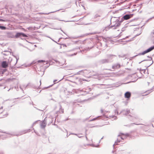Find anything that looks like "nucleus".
Returning a JSON list of instances; mask_svg holds the SVG:
<instances>
[{"label":"nucleus","mask_w":154,"mask_h":154,"mask_svg":"<svg viewBox=\"0 0 154 154\" xmlns=\"http://www.w3.org/2000/svg\"><path fill=\"white\" fill-rule=\"evenodd\" d=\"M110 21L111 25L109 27L110 28L116 29L120 25V22L118 18L112 17L111 18Z\"/></svg>","instance_id":"f257e3e1"},{"label":"nucleus","mask_w":154,"mask_h":154,"mask_svg":"<svg viewBox=\"0 0 154 154\" xmlns=\"http://www.w3.org/2000/svg\"><path fill=\"white\" fill-rule=\"evenodd\" d=\"M129 136V134L127 133L125 134H124L122 133H120L118 135V138L117 139L116 141L115 142L114 144L113 145V146H114L115 145H117V143H119L120 142V140L119 139V137H120V138L122 140H124L127 137Z\"/></svg>","instance_id":"f03ea898"},{"label":"nucleus","mask_w":154,"mask_h":154,"mask_svg":"<svg viewBox=\"0 0 154 154\" xmlns=\"http://www.w3.org/2000/svg\"><path fill=\"white\" fill-rule=\"evenodd\" d=\"M49 121V124H50L52 122V120L51 118H45L44 120L42 121L40 125L41 128H45L46 125V122L47 121Z\"/></svg>","instance_id":"7ed1b4c3"},{"label":"nucleus","mask_w":154,"mask_h":154,"mask_svg":"<svg viewBox=\"0 0 154 154\" xmlns=\"http://www.w3.org/2000/svg\"><path fill=\"white\" fill-rule=\"evenodd\" d=\"M15 37L16 38H20L21 39H23L24 37H28V36L23 33L18 32L16 33Z\"/></svg>","instance_id":"20e7f679"},{"label":"nucleus","mask_w":154,"mask_h":154,"mask_svg":"<svg viewBox=\"0 0 154 154\" xmlns=\"http://www.w3.org/2000/svg\"><path fill=\"white\" fill-rule=\"evenodd\" d=\"M89 73V70L85 69L78 72L77 74L82 75L85 76H86Z\"/></svg>","instance_id":"39448f33"},{"label":"nucleus","mask_w":154,"mask_h":154,"mask_svg":"<svg viewBox=\"0 0 154 154\" xmlns=\"http://www.w3.org/2000/svg\"><path fill=\"white\" fill-rule=\"evenodd\" d=\"M154 49V46L152 47H151L148 48L147 50L143 51L142 53H139L138 55H144V54H146V53H147L150 51H151L152 50Z\"/></svg>","instance_id":"423d86ee"},{"label":"nucleus","mask_w":154,"mask_h":154,"mask_svg":"<svg viewBox=\"0 0 154 154\" xmlns=\"http://www.w3.org/2000/svg\"><path fill=\"white\" fill-rule=\"evenodd\" d=\"M121 67V65L119 63H116L113 64L112 66V68L113 69L111 70V69H109V70L113 71L115 69H119Z\"/></svg>","instance_id":"0eeeda50"},{"label":"nucleus","mask_w":154,"mask_h":154,"mask_svg":"<svg viewBox=\"0 0 154 154\" xmlns=\"http://www.w3.org/2000/svg\"><path fill=\"white\" fill-rule=\"evenodd\" d=\"M2 66L3 68H6L8 66V62L5 61H3L2 63Z\"/></svg>","instance_id":"6e6552de"},{"label":"nucleus","mask_w":154,"mask_h":154,"mask_svg":"<svg viewBox=\"0 0 154 154\" xmlns=\"http://www.w3.org/2000/svg\"><path fill=\"white\" fill-rule=\"evenodd\" d=\"M109 62L108 59H104L101 60L100 61V63L103 64L106 63H108Z\"/></svg>","instance_id":"1a4fd4ad"},{"label":"nucleus","mask_w":154,"mask_h":154,"mask_svg":"<svg viewBox=\"0 0 154 154\" xmlns=\"http://www.w3.org/2000/svg\"><path fill=\"white\" fill-rule=\"evenodd\" d=\"M132 17V14H127L124 16L123 17L125 20H127Z\"/></svg>","instance_id":"9d476101"},{"label":"nucleus","mask_w":154,"mask_h":154,"mask_svg":"<svg viewBox=\"0 0 154 154\" xmlns=\"http://www.w3.org/2000/svg\"><path fill=\"white\" fill-rule=\"evenodd\" d=\"M131 96V94L129 92H127L125 94V97L127 98H130Z\"/></svg>","instance_id":"9b49d317"},{"label":"nucleus","mask_w":154,"mask_h":154,"mask_svg":"<svg viewBox=\"0 0 154 154\" xmlns=\"http://www.w3.org/2000/svg\"><path fill=\"white\" fill-rule=\"evenodd\" d=\"M116 56L115 55L110 54L108 56V59L109 60V59H112L114 57H115Z\"/></svg>","instance_id":"f8f14e48"},{"label":"nucleus","mask_w":154,"mask_h":154,"mask_svg":"<svg viewBox=\"0 0 154 154\" xmlns=\"http://www.w3.org/2000/svg\"><path fill=\"white\" fill-rule=\"evenodd\" d=\"M101 12L99 13H98L96 14L94 16V17L95 18H97L101 16Z\"/></svg>","instance_id":"ddd939ff"},{"label":"nucleus","mask_w":154,"mask_h":154,"mask_svg":"<svg viewBox=\"0 0 154 154\" xmlns=\"http://www.w3.org/2000/svg\"><path fill=\"white\" fill-rule=\"evenodd\" d=\"M127 112V113H125V115H128L130 113V110L128 109H127L126 110H123L122 111V112Z\"/></svg>","instance_id":"4468645a"},{"label":"nucleus","mask_w":154,"mask_h":154,"mask_svg":"<svg viewBox=\"0 0 154 154\" xmlns=\"http://www.w3.org/2000/svg\"><path fill=\"white\" fill-rule=\"evenodd\" d=\"M83 81H87L86 79H79V81L80 82V84H82V82Z\"/></svg>","instance_id":"2eb2a0df"},{"label":"nucleus","mask_w":154,"mask_h":154,"mask_svg":"<svg viewBox=\"0 0 154 154\" xmlns=\"http://www.w3.org/2000/svg\"><path fill=\"white\" fill-rule=\"evenodd\" d=\"M60 113H63L64 112V110L62 108V106L61 105H60Z\"/></svg>","instance_id":"dca6fc26"},{"label":"nucleus","mask_w":154,"mask_h":154,"mask_svg":"<svg viewBox=\"0 0 154 154\" xmlns=\"http://www.w3.org/2000/svg\"><path fill=\"white\" fill-rule=\"evenodd\" d=\"M56 11H53V12H49V13H39V14H49L50 13H54V12H56Z\"/></svg>","instance_id":"f3484780"},{"label":"nucleus","mask_w":154,"mask_h":154,"mask_svg":"<svg viewBox=\"0 0 154 154\" xmlns=\"http://www.w3.org/2000/svg\"><path fill=\"white\" fill-rule=\"evenodd\" d=\"M6 29V27L4 26H0V29L2 30H5Z\"/></svg>","instance_id":"a211bd4d"},{"label":"nucleus","mask_w":154,"mask_h":154,"mask_svg":"<svg viewBox=\"0 0 154 154\" xmlns=\"http://www.w3.org/2000/svg\"><path fill=\"white\" fill-rule=\"evenodd\" d=\"M0 132H2V133H5V136H7V135L8 134V135H9V134L8 133H6L4 131H3L2 130H0Z\"/></svg>","instance_id":"6ab92c4d"},{"label":"nucleus","mask_w":154,"mask_h":154,"mask_svg":"<svg viewBox=\"0 0 154 154\" xmlns=\"http://www.w3.org/2000/svg\"><path fill=\"white\" fill-rule=\"evenodd\" d=\"M3 108L2 106L0 107V114L2 113L3 112Z\"/></svg>","instance_id":"aec40b11"},{"label":"nucleus","mask_w":154,"mask_h":154,"mask_svg":"<svg viewBox=\"0 0 154 154\" xmlns=\"http://www.w3.org/2000/svg\"><path fill=\"white\" fill-rule=\"evenodd\" d=\"M110 119L114 118L115 120L117 119V117L115 116H110Z\"/></svg>","instance_id":"412c9836"},{"label":"nucleus","mask_w":154,"mask_h":154,"mask_svg":"<svg viewBox=\"0 0 154 154\" xmlns=\"http://www.w3.org/2000/svg\"><path fill=\"white\" fill-rule=\"evenodd\" d=\"M38 63H40V62H45V61H43V60H39L38 61Z\"/></svg>","instance_id":"4be33fe9"},{"label":"nucleus","mask_w":154,"mask_h":154,"mask_svg":"<svg viewBox=\"0 0 154 154\" xmlns=\"http://www.w3.org/2000/svg\"><path fill=\"white\" fill-rule=\"evenodd\" d=\"M75 135L77 136L79 138L81 137L82 136H80L79 134H75Z\"/></svg>","instance_id":"5701e85b"},{"label":"nucleus","mask_w":154,"mask_h":154,"mask_svg":"<svg viewBox=\"0 0 154 154\" xmlns=\"http://www.w3.org/2000/svg\"><path fill=\"white\" fill-rule=\"evenodd\" d=\"M115 112L116 113H117V114H118V112L117 110H115Z\"/></svg>","instance_id":"b1692460"},{"label":"nucleus","mask_w":154,"mask_h":154,"mask_svg":"<svg viewBox=\"0 0 154 154\" xmlns=\"http://www.w3.org/2000/svg\"><path fill=\"white\" fill-rule=\"evenodd\" d=\"M16 63L18 60L19 58H17V57H16Z\"/></svg>","instance_id":"393cba45"},{"label":"nucleus","mask_w":154,"mask_h":154,"mask_svg":"<svg viewBox=\"0 0 154 154\" xmlns=\"http://www.w3.org/2000/svg\"><path fill=\"white\" fill-rule=\"evenodd\" d=\"M151 90H148V91H146L147 92V93H150L151 91Z\"/></svg>","instance_id":"a878e982"},{"label":"nucleus","mask_w":154,"mask_h":154,"mask_svg":"<svg viewBox=\"0 0 154 154\" xmlns=\"http://www.w3.org/2000/svg\"><path fill=\"white\" fill-rule=\"evenodd\" d=\"M97 118H94V119H93L91 120L90 121H94V120L96 119Z\"/></svg>","instance_id":"bb28decb"},{"label":"nucleus","mask_w":154,"mask_h":154,"mask_svg":"<svg viewBox=\"0 0 154 154\" xmlns=\"http://www.w3.org/2000/svg\"><path fill=\"white\" fill-rule=\"evenodd\" d=\"M74 79H78V78L76 77H75L74 78Z\"/></svg>","instance_id":"cd10ccee"},{"label":"nucleus","mask_w":154,"mask_h":154,"mask_svg":"<svg viewBox=\"0 0 154 154\" xmlns=\"http://www.w3.org/2000/svg\"><path fill=\"white\" fill-rule=\"evenodd\" d=\"M34 132L37 135H39L36 132H35V131H34Z\"/></svg>","instance_id":"c85d7f7f"},{"label":"nucleus","mask_w":154,"mask_h":154,"mask_svg":"<svg viewBox=\"0 0 154 154\" xmlns=\"http://www.w3.org/2000/svg\"><path fill=\"white\" fill-rule=\"evenodd\" d=\"M122 113H123L124 114V115H125V113H127V112H122Z\"/></svg>","instance_id":"c756f323"},{"label":"nucleus","mask_w":154,"mask_h":154,"mask_svg":"<svg viewBox=\"0 0 154 154\" xmlns=\"http://www.w3.org/2000/svg\"><path fill=\"white\" fill-rule=\"evenodd\" d=\"M40 85H41V80H40Z\"/></svg>","instance_id":"7c9ffc66"},{"label":"nucleus","mask_w":154,"mask_h":154,"mask_svg":"<svg viewBox=\"0 0 154 154\" xmlns=\"http://www.w3.org/2000/svg\"><path fill=\"white\" fill-rule=\"evenodd\" d=\"M57 81V80H54V82H56Z\"/></svg>","instance_id":"2f4dec72"},{"label":"nucleus","mask_w":154,"mask_h":154,"mask_svg":"<svg viewBox=\"0 0 154 154\" xmlns=\"http://www.w3.org/2000/svg\"><path fill=\"white\" fill-rule=\"evenodd\" d=\"M0 21H4V20H2V19H0Z\"/></svg>","instance_id":"473e14b6"},{"label":"nucleus","mask_w":154,"mask_h":154,"mask_svg":"<svg viewBox=\"0 0 154 154\" xmlns=\"http://www.w3.org/2000/svg\"><path fill=\"white\" fill-rule=\"evenodd\" d=\"M101 112L102 113L103 112V110L102 109H101Z\"/></svg>","instance_id":"72a5a7b5"},{"label":"nucleus","mask_w":154,"mask_h":154,"mask_svg":"<svg viewBox=\"0 0 154 154\" xmlns=\"http://www.w3.org/2000/svg\"><path fill=\"white\" fill-rule=\"evenodd\" d=\"M119 140H120V141H121V140H122V139H121L120 138V137H119Z\"/></svg>","instance_id":"f704fd0d"},{"label":"nucleus","mask_w":154,"mask_h":154,"mask_svg":"<svg viewBox=\"0 0 154 154\" xmlns=\"http://www.w3.org/2000/svg\"><path fill=\"white\" fill-rule=\"evenodd\" d=\"M141 71H143V72H144L145 71H144V70H142Z\"/></svg>","instance_id":"c9c22d12"},{"label":"nucleus","mask_w":154,"mask_h":154,"mask_svg":"<svg viewBox=\"0 0 154 154\" xmlns=\"http://www.w3.org/2000/svg\"><path fill=\"white\" fill-rule=\"evenodd\" d=\"M128 36H127V37L125 38H123V39H125L126 38H128Z\"/></svg>","instance_id":"e433bc0d"},{"label":"nucleus","mask_w":154,"mask_h":154,"mask_svg":"<svg viewBox=\"0 0 154 154\" xmlns=\"http://www.w3.org/2000/svg\"><path fill=\"white\" fill-rule=\"evenodd\" d=\"M121 33H120L119 35H120V36H121Z\"/></svg>","instance_id":"4c0bfd02"},{"label":"nucleus","mask_w":154,"mask_h":154,"mask_svg":"<svg viewBox=\"0 0 154 154\" xmlns=\"http://www.w3.org/2000/svg\"><path fill=\"white\" fill-rule=\"evenodd\" d=\"M74 55H76V54H75V53L74 54ZM73 55V54H72V55Z\"/></svg>","instance_id":"58836bf2"},{"label":"nucleus","mask_w":154,"mask_h":154,"mask_svg":"<svg viewBox=\"0 0 154 154\" xmlns=\"http://www.w3.org/2000/svg\"><path fill=\"white\" fill-rule=\"evenodd\" d=\"M86 139L87 140L88 138H87V137L86 136Z\"/></svg>","instance_id":"ea45409f"},{"label":"nucleus","mask_w":154,"mask_h":154,"mask_svg":"<svg viewBox=\"0 0 154 154\" xmlns=\"http://www.w3.org/2000/svg\"><path fill=\"white\" fill-rule=\"evenodd\" d=\"M10 89H8V91H9L10 90Z\"/></svg>","instance_id":"a19ab883"},{"label":"nucleus","mask_w":154,"mask_h":154,"mask_svg":"<svg viewBox=\"0 0 154 154\" xmlns=\"http://www.w3.org/2000/svg\"><path fill=\"white\" fill-rule=\"evenodd\" d=\"M55 19L58 20V19L57 18H55Z\"/></svg>","instance_id":"79ce46f5"},{"label":"nucleus","mask_w":154,"mask_h":154,"mask_svg":"<svg viewBox=\"0 0 154 154\" xmlns=\"http://www.w3.org/2000/svg\"><path fill=\"white\" fill-rule=\"evenodd\" d=\"M147 57H149V56H148ZM149 58H151L150 57H149Z\"/></svg>","instance_id":"37998d69"},{"label":"nucleus","mask_w":154,"mask_h":154,"mask_svg":"<svg viewBox=\"0 0 154 154\" xmlns=\"http://www.w3.org/2000/svg\"><path fill=\"white\" fill-rule=\"evenodd\" d=\"M149 82H148V85H149Z\"/></svg>","instance_id":"c03bdc74"},{"label":"nucleus","mask_w":154,"mask_h":154,"mask_svg":"<svg viewBox=\"0 0 154 154\" xmlns=\"http://www.w3.org/2000/svg\"><path fill=\"white\" fill-rule=\"evenodd\" d=\"M35 123H33V125H32V126L34 125V124Z\"/></svg>","instance_id":"a18cd8bd"},{"label":"nucleus","mask_w":154,"mask_h":154,"mask_svg":"<svg viewBox=\"0 0 154 154\" xmlns=\"http://www.w3.org/2000/svg\"><path fill=\"white\" fill-rule=\"evenodd\" d=\"M72 82H73V83H75V82H72Z\"/></svg>","instance_id":"49530a36"},{"label":"nucleus","mask_w":154,"mask_h":154,"mask_svg":"<svg viewBox=\"0 0 154 154\" xmlns=\"http://www.w3.org/2000/svg\"><path fill=\"white\" fill-rule=\"evenodd\" d=\"M151 65V64L150 65H149V66H150Z\"/></svg>","instance_id":"de8ad7c7"},{"label":"nucleus","mask_w":154,"mask_h":154,"mask_svg":"<svg viewBox=\"0 0 154 154\" xmlns=\"http://www.w3.org/2000/svg\"><path fill=\"white\" fill-rule=\"evenodd\" d=\"M81 73H83V72H82Z\"/></svg>","instance_id":"09e8293b"},{"label":"nucleus","mask_w":154,"mask_h":154,"mask_svg":"<svg viewBox=\"0 0 154 154\" xmlns=\"http://www.w3.org/2000/svg\"><path fill=\"white\" fill-rule=\"evenodd\" d=\"M59 20L60 21H62V20Z\"/></svg>","instance_id":"8fccbe9b"},{"label":"nucleus","mask_w":154,"mask_h":154,"mask_svg":"<svg viewBox=\"0 0 154 154\" xmlns=\"http://www.w3.org/2000/svg\"><path fill=\"white\" fill-rule=\"evenodd\" d=\"M5 116H7V115L5 116H4V117H5Z\"/></svg>","instance_id":"3c124183"},{"label":"nucleus","mask_w":154,"mask_h":154,"mask_svg":"<svg viewBox=\"0 0 154 154\" xmlns=\"http://www.w3.org/2000/svg\"><path fill=\"white\" fill-rule=\"evenodd\" d=\"M112 152L113 153V152H114L113 151H112Z\"/></svg>","instance_id":"603ef678"},{"label":"nucleus","mask_w":154,"mask_h":154,"mask_svg":"<svg viewBox=\"0 0 154 154\" xmlns=\"http://www.w3.org/2000/svg\"><path fill=\"white\" fill-rule=\"evenodd\" d=\"M154 18V16L152 17V18Z\"/></svg>","instance_id":"864d4df0"},{"label":"nucleus","mask_w":154,"mask_h":154,"mask_svg":"<svg viewBox=\"0 0 154 154\" xmlns=\"http://www.w3.org/2000/svg\"><path fill=\"white\" fill-rule=\"evenodd\" d=\"M86 146L85 145H84V146Z\"/></svg>","instance_id":"5fc2aeb1"},{"label":"nucleus","mask_w":154,"mask_h":154,"mask_svg":"<svg viewBox=\"0 0 154 154\" xmlns=\"http://www.w3.org/2000/svg\"><path fill=\"white\" fill-rule=\"evenodd\" d=\"M153 34H154V32H153Z\"/></svg>","instance_id":"6e6d98bb"},{"label":"nucleus","mask_w":154,"mask_h":154,"mask_svg":"<svg viewBox=\"0 0 154 154\" xmlns=\"http://www.w3.org/2000/svg\"><path fill=\"white\" fill-rule=\"evenodd\" d=\"M154 87V86H153V88Z\"/></svg>","instance_id":"4d7b16f0"}]
</instances>
